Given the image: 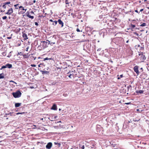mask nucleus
<instances>
[{
	"mask_svg": "<svg viewBox=\"0 0 149 149\" xmlns=\"http://www.w3.org/2000/svg\"><path fill=\"white\" fill-rule=\"evenodd\" d=\"M42 65V64H40L39 65H38V67H41L40 65Z\"/></svg>",
	"mask_w": 149,
	"mask_h": 149,
	"instance_id": "43",
	"label": "nucleus"
},
{
	"mask_svg": "<svg viewBox=\"0 0 149 149\" xmlns=\"http://www.w3.org/2000/svg\"><path fill=\"white\" fill-rule=\"evenodd\" d=\"M22 113H17V114L18 115V114H22Z\"/></svg>",
	"mask_w": 149,
	"mask_h": 149,
	"instance_id": "42",
	"label": "nucleus"
},
{
	"mask_svg": "<svg viewBox=\"0 0 149 149\" xmlns=\"http://www.w3.org/2000/svg\"><path fill=\"white\" fill-rule=\"evenodd\" d=\"M7 18V17L6 16H4L2 17L3 19H6Z\"/></svg>",
	"mask_w": 149,
	"mask_h": 149,
	"instance_id": "26",
	"label": "nucleus"
},
{
	"mask_svg": "<svg viewBox=\"0 0 149 149\" xmlns=\"http://www.w3.org/2000/svg\"><path fill=\"white\" fill-rule=\"evenodd\" d=\"M134 121H136V120H134Z\"/></svg>",
	"mask_w": 149,
	"mask_h": 149,
	"instance_id": "55",
	"label": "nucleus"
},
{
	"mask_svg": "<svg viewBox=\"0 0 149 149\" xmlns=\"http://www.w3.org/2000/svg\"><path fill=\"white\" fill-rule=\"evenodd\" d=\"M32 1L33 3H35L36 2V1L35 0H33Z\"/></svg>",
	"mask_w": 149,
	"mask_h": 149,
	"instance_id": "38",
	"label": "nucleus"
},
{
	"mask_svg": "<svg viewBox=\"0 0 149 149\" xmlns=\"http://www.w3.org/2000/svg\"><path fill=\"white\" fill-rule=\"evenodd\" d=\"M27 16L31 19H33L34 18V17L33 16H31L29 15V14L27 15Z\"/></svg>",
	"mask_w": 149,
	"mask_h": 149,
	"instance_id": "14",
	"label": "nucleus"
},
{
	"mask_svg": "<svg viewBox=\"0 0 149 149\" xmlns=\"http://www.w3.org/2000/svg\"><path fill=\"white\" fill-rule=\"evenodd\" d=\"M47 41H48L49 44H50L51 45H52V44H54L55 43V42H50V41L48 40H47Z\"/></svg>",
	"mask_w": 149,
	"mask_h": 149,
	"instance_id": "21",
	"label": "nucleus"
},
{
	"mask_svg": "<svg viewBox=\"0 0 149 149\" xmlns=\"http://www.w3.org/2000/svg\"><path fill=\"white\" fill-rule=\"evenodd\" d=\"M147 26L146 23H142L141 25L140 26Z\"/></svg>",
	"mask_w": 149,
	"mask_h": 149,
	"instance_id": "15",
	"label": "nucleus"
},
{
	"mask_svg": "<svg viewBox=\"0 0 149 149\" xmlns=\"http://www.w3.org/2000/svg\"><path fill=\"white\" fill-rule=\"evenodd\" d=\"M7 38L8 39H10L11 38V37H7Z\"/></svg>",
	"mask_w": 149,
	"mask_h": 149,
	"instance_id": "36",
	"label": "nucleus"
},
{
	"mask_svg": "<svg viewBox=\"0 0 149 149\" xmlns=\"http://www.w3.org/2000/svg\"><path fill=\"white\" fill-rule=\"evenodd\" d=\"M4 75L3 73L0 74V79H3L4 78Z\"/></svg>",
	"mask_w": 149,
	"mask_h": 149,
	"instance_id": "13",
	"label": "nucleus"
},
{
	"mask_svg": "<svg viewBox=\"0 0 149 149\" xmlns=\"http://www.w3.org/2000/svg\"><path fill=\"white\" fill-rule=\"evenodd\" d=\"M1 137V136H0V138Z\"/></svg>",
	"mask_w": 149,
	"mask_h": 149,
	"instance_id": "59",
	"label": "nucleus"
},
{
	"mask_svg": "<svg viewBox=\"0 0 149 149\" xmlns=\"http://www.w3.org/2000/svg\"><path fill=\"white\" fill-rule=\"evenodd\" d=\"M123 77V75L122 74L120 75V78H122Z\"/></svg>",
	"mask_w": 149,
	"mask_h": 149,
	"instance_id": "40",
	"label": "nucleus"
},
{
	"mask_svg": "<svg viewBox=\"0 0 149 149\" xmlns=\"http://www.w3.org/2000/svg\"><path fill=\"white\" fill-rule=\"evenodd\" d=\"M144 92V91L143 90H139V91H136V93L138 94H142Z\"/></svg>",
	"mask_w": 149,
	"mask_h": 149,
	"instance_id": "11",
	"label": "nucleus"
},
{
	"mask_svg": "<svg viewBox=\"0 0 149 149\" xmlns=\"http://www.w3.org/2000/svg\"><path fill=\"white\" fill-rule=\"evenodd\" d=\"M134 71L137 74H139V72L138 70V66L137 65L135 66L134 68Z\"/></svg>",
	"mask_w": 149,
	"mask_h": 149,
	"instance_id": "4",
	"label": "nucleus"
},
{
	"mask_svg": "<svg viewBox=\"0 0 149 149\" xmlns=\"http://www.w3.org/2000/svg\"><path fill=\"white\" fill-rule=\"evenodd\" d=\"M10 2H7L4 3H3L5 4V5H7V4H10Z\"/></svg>",
	"mask_w": 149,
	"mask_h": 149,
	"instance_id": "29",
	"label": "nucleus"
},
{
	"mask_svg": "<svg viewBox=\"0 0 149 149\" xmlns=\"http://www.w3.org/2000/svg\"><path fill=\"white\" fill-rule=\"evenodd\" d=\"M5 11V10H3H3H1V12H4Z\"/></svg>",
	"mask_w": 149,
	"mask_h": 149,
	"instance_id": "49",
	"label": "nucleus"
},
{
	"mask_svg": "<svg viewBox=\"0 0 149 149\" xmlns=\"http://www.w3.org/2000/svg\"><path fill=\"white\" fill-rule=\"evenodd\" d=\"M13 12V9L12 8H10L8 10L7 12L5 13L6 14L10 15Z\"/></svg>",
	"mask_w": 149,
	"mask_h": 149,
	"instance_id": "3",
	"label": "nucleus"
},
{
	"mask_svg": "<svg viewBox=\"0 0 149 149\" xmlns=\"http://www.w3.org/2000/svg\"><path fill=\"white\" fill-rule=\"evenodd\" d=\"M133 33L137 36H139V34L136 32H133Z\"/></svg>",
	"mask_w": 149,
	"mask_h": 149,
	"instance_id": "27",
	"label": "nucleus"
},
{
	"mask_svg": "<svg viewBox=\"0 0 149 149\" xmlns=\"http://www.w3.org/2000/svg\"><path fill=\"white\" fill-rule=\"evenodd\" d=\"M48 43V41L47 40L46 41H41V45L42 46V47L44 48H45L47 46V44Z\"/></svg>",
	"mask_w": 149,
	"mask_h": 149,
	"instance_id": "2",
	"label": "nucleus"
},
{
	"mask_svg": "<svg viewBox=\"0 0 149 149\" xmlns=\"http://www.w3.org/2000/svg\"><path fill=\"white\" fill-rule=\"evenodd\" d=\"M129 40H128L126 42L127 43H128L129 42Z\"/></svg>",
	"mask_w": 149,
	"mask_h": 149,
	"instance_id": "46",
	"label": "nucleus"
},
{
	"mask_svg": "<svg viewBox=\"0 0 149 149\" xmlns=\"http://www.w3.org/2000/svg\"><path fill=\"white\" fill-rule=\"evenodd\" d=\"M21 94V92L19 91H18L15 92H13L12 93V95L15 98L20 97Z\"/></svg>",
	"mask_w": 149,
	"mask_h": 149,
	"instance_id": "1",
	"label": "nucleus"
},
{
	"mask_svg": "<svg viewBox=\"0 0 149 149\" xmlns=\"http://www.w3.org/2000/svg\"><path fill=\"white\" fill-rule=\"evenodd\" d=\"M51 109L55 110H56L57 109V106L56 104H54L53 105Z\"/></svg>",
	"mask_w": 149,
	"mask_h": 149,
	"instance_id": "10",
	"label": "nucleus"
},
{
	"mask_svg": "<svg viewBox=\"0 0 149 149\" xmlns=\"http://www.w3.org/2000/svg\"><path fill=\"white\" fill-rule=\"evenodd\" d=\"M10 82H13V83H14L15 84H17V83L13 81H12V80L10 81Z\"/></svg>",
	"mask_w": 149,
	"mask_h": 149,
	"instance_id": "32",
	"label": "nucleus"
},
{
	"mask_svg": "<svg viewBox=\"0 0 149 149\" xmlns=\"http://www.w3.org/2000/svg\"><path fill=\"white\" fill-rule=\"evenodd\" d=\"M130 102H129V103H126L125 104H130Z\"/></svg>",
	"mask_w": 149,
	"mask_h": 149,
	"instance_id": "44",
	"label": "nucleus"
},
{
	"mask_svg": "<svg viewBox=\"0 0 149 149\" xmlns=\"http://www.w3.org/2000/svg\"><path fill=\"white\" fill-rule=\"evenodd\" d=\"M139 109H137L136 110L138 111Z\"/></svg>",
	"mask_w": 149,
	"mask_h": 149,
	"instance_id": "54",
	"label": "nucleus"
},
{
	"mask_svg": "<svg viewBox=\"0 0 149 149\" xmlns=\"http://www.w3.org/2000/svg\"><path fill=\"white\" fill-rule=\"evenodd\" d=\"M141 57L143 60H145L146 59V57H145V56L143 54L142 55Z\"/></svg>",
	"mask_w": 149,
	"mask_h": 149,
	"instance_id": "22",
	"label": "nucleus"
},
{
	"mask_svg": "<svg viewBox=\"0 0 149 149\" xmlns=\"http://www.w3.org/2000/svg\"><path fill=\"white\" fill-rule=\"evenodd\" d=\"M117 79H120V77H118V78H117Z\"/></svg>",
	"mask_w": 149,
	"mask_h": 149,
	"instance_id": "48",
	"label": "nucleus"
},
{
	"mask_svg": "<svg viewBox=\"0 0 149 149\" xmlns=\"http://www.w3.org/2000/svg\"><path fill=\"white\" fill-rule=\"evenodd\" d=\"M130 27L132 29H136V28H135V26L134 25L131 24Z\"/></svg>",
	"mask_w": 149,
	"mask_h": 149,
	"instance_id": "16",
	"label": "nucleus"
},
{
	"mask_svg": "<svg viewBox=\"0 0 149 149\" xmlns=\"http://www.w3.org/2000/svg\"><path fill=\"white\" fill-rule=\"evenodd\" d=\"M148 14H149V11L148 12Z\"/></svg>",
	"mask_w": 149,
	"mask_h": 149,
	"instance_id": "53",
	"label": "nucleus"
},
{
	"mask_svg": "<svg viewBox=\"0 0 149 149\" xmlns=\"http://www.w3.org/2000/svg\"><path fill=\"white\" fill-rule=\"evenodd\" d=\"M2 7L6 9V5H5V4H4V5Z\"/></svg>",
	"mask_w": 149,
	"mask_h": 149,
	"instance_id": "25",
	"label": "nucleus"
},
{
	"mask_svg": "<svg viewBox=\"0 0 149 149\" xmlns=\"http://www.w3.org/2000/svg\"><path fill=\"white\" fill-rule=\"evenodd\" d=\"M58 22L61 25V27H62L63 26V23L61 20L60 19H59L58 20Z\"/></svg>",
	"mask_w": 149,
	"mask_h": 149,
	"instance_id": "9",
	"label": "nucleus"
},
{
	"mask_svg": "<svg viewBox=\"0 0 149 149\" xmlns=\"http://www.w3.org/2000/svg\"><path fill=\"white\" fill-rule=\"evenodd\" d=\"M12 65L11 64H8V68H10L12 67Z\"/></svg>",
	"mask_w": 149,
	"mask_h": 149,
	"instance_id": "19",
	"label": "nucleus"
},
{
	"mask_svg": "<svg viewBox=\"0 0 149 149\" xmlns=\"http://www.w3.org/2000/svg\"><path fill=\"white\" fill-rule=\"evenodd\" d=\"M22 36L24 40H26L28 39L27 34L25 33H23Z\"/></svg>",
	"mask_w": 149,
	"mask_h": 149,
	"instance_id": "8",
	"label": "nucleus"
},
{
	"mask_svg": "<svg viewBox=\"0 0 149 149\" xmlns=\"http://www.w3.org/2000/svg\"><path fill=\"white\" fill-rule=\"evenodd\" d=\"M49 21H50V22H53V21H53V20H52V19H50V20H49Z\"/></svg>",
	"mask_w": 149,
	"mask_h": 149,
	"instance_id": "41",
	"label": "nucleus"
},
{
	"mask_svg": "<svg viewBox=\"0 0 149 149\" xmlns=\"http://www.w3.org/2000/svg\"><path fill=\"white\" fill-rule=\"evenodd\" d=\"M74 14L72 13L71 14V15L73 16V17H74Z\"/></svg>",
	"mask_w": 149,
	"mask_h": 149,
	"instance_id": "45",
	"label": "nucleus"
},
{
	"mask_svg": "<svg viewBox=\"0 0 149 149\" xmlns=\"http://www.w3.org/2000/svg\"><path fill=\"white\" fill-rule=\"evenodd\" d=\"M54 143L56 145H57L59 147L60 146L61 144L60 143H59L58 142H55Z\"/></svg>",
	"mask_w": 149,
	"mask_h": 149,
	"instance_id": "23",
	"label": "nucleus"
},
{
	"mask_svg": "<svg viewBox=\"0 0 149 149\" xmlns=\"http://www.w3.org/2000/svg\"><path fill=\"white\" fill-rule=\"evenodd\" d=\"M49 59V58L47 57V58H44V60H48Z\"/></svg>",
	"mask_w": 149,
	"mask_h": 149,
	"instance_id": "35",
	"label": "nucleus"
},
{
	"mask_svg": "<svg viewBox=\"0 0 149 149\" xmlns=\"http://www.w3.org/2000/svg\"><path fill=\"white\" fill-rule=\"evenodd\" d=\"M61 121L58 122H60Z\"/></svg>",
	"mask_w": 149,
	"mask_h": 149,
	"instance_id": "58",
	"label": "nucleus"
},
{
	"mask_svg": "<svg viewBox=\"0 0 149 149\" xmlns=\"http://www.w3.org/2000/svg\"><path fill=\"white\" fill-rule=\"evenodd\" d=\"M31 13H34V12L33 11H31Z\"/></svg>",
	"mask_w": 149,
	"mask_h": 149,
	"instance_id": "50",
	"label": "nucleus"
},
{
	"mask_svg": "<svg viewBox=\"0 0 149 149\" xmlns=\"http://www.w3.org/2000/svg\"><path fill=\"white\" fill-rule=\"evenodd\" d=\"M57 22L58 21H53V23L52 24L54 25H56L57 24Z\"/></svg>",
	"mask_w": 149,
	"mask_h": 149,
	"instance_id": "20",
	"label": "nucleus"
},
{
	"mask_svg": "<svg viewBox=\"0 0 149 149\" xmlns=\"http://www.w3.org/2000/svg\"><path fill=\"white\" fill-rule=\"evenodd\" d=\"M35 25L37 26H38V23L36 22H35Z\"/></svg>",
	"mask_w": 149,
	"mask_h": 149,
	"instance_id": "31",
	"label": "nucleus"
},
{
	"mask_svg": "<svg viewBox=\"0 0 149 149\" xmlns=\"http://www.w3.org/2000/svg\"><path fill=\"white\" fill-rule=\"evenodd\" d=\"M143 9H141L140 10V12H142V11H143Z\"/></svg>",
	"mask_w": 149,
	"mask_h": 149,
	"instance_id": "39",
	"label": "nucleus"
},
{
	"mask_svg": "<svg viewBox=\"0 0 149 149\" xmlns=\"http://www.w3.org/2000/svg\"><path fill=\"white\" fill-rule=\"evenodd\" d=\"M81 149H84V146H83L81 147Z\"/></svg>",
	"mask_w": 149,
	"mask_h": 149,
	"instance_id": "33",
	"label": "nucleus"
},
{
	"mask_svg": "<svg viewBox=\"0 0 149 149\" xmlns=\"http://www.w3.org/2000/svg\"><path fill=\"white\" fill-rule=\"evenodd\" d=\"M40 72H42V74L43 75L44 74H48L49 73V71H42L41 70Z\"/></svg>",
	"mask_w": 149,
	"mask_h": 149,
	"instance_id": "6",
	"label": "nucleus"
},
{
	"mask_svg": "<svg viewBox=\"0 0 149 149\" xmlns=\"http://www.w3.org/2000/svg\"><path fill=\"white\" fill-rule=\"evenodd\" d=\"M65 3L66 4H68L69 3L68 1L67 0H66L65 1Z\"/></svg>",
	"mask_w": 149,
	"mask_h": 149,
	"instance_id": "28",
	"label": "nucleus"
},
{
	"mask_svg": "<svg viewBox=\"0 0 149 149\" xmlns=\"http://www.w3.org/2000/svg\"><path fill=\"white\" fill-rule=\"evenodd\" d=\"M68 77L70 78H72V77H73V74H70L69 75H68Z\"/></svg>",
	"mask_w": 149,
	"mask_h": 149,
	"instance_id": "18",
	"label": "nucleus"
},
{
	"mask_svg": "<svg viewBox=\"0 0 149 149\" xmlns=\"http://www.w3.org/2000/svg\"><path fill=\"white\" fill-rule=\"evenodd\" d=\"M148 8L149 9V8Z\"/></svg>",
	"mask_w": 149,
	"mask_h": 149,
	"instance_id": "60",
	"label": "nucleus"
},
{
	"mask_svg": "<svg viewBox=\"0 0 149 149\" xmlns=\"http://www.w3.org/2000/svg\"><path fill=\"white\" fill-rule=\"evenodd\" d=\"M21 104V103H16L15 104V107H19L20 106Z\"/></svg>",
	"mask_w": 149,
	"mask_h": 149,
	"instance_id": "12",
	"label": "nucleus"
},
{
	"mask_svg": "<svg viewBox=\"0 0 149 149\" xmlns=\"http://www.w3.org/2000/svg\"><path fill=\"white\" fill-rule=\"evenodd\" d=\"M12 34L11 35V36H12Z\"/></svg>",
	"mask_w": 149,
	"mask_h": 149,
	"instance_id": "57",
	"label": "nucleus"
},
{
	"mask_svg": "<svg viewBox=\"0 0 149 149\" xmlns=\"http://www.w3.org/2000/svg\"><path fill=\"white\" fill-rule=\"evenodd\" d=\"M5 66L6 67V68L8 67V64H6Z\"/></svg>",
	"mask_w": 149,
	"mask_h": 149,
	"instance_id": "47",
	"label": "nucleus"
},
{
	"mask_svg": "<svg viewBox=\"0 0 149 149\" xmlns=\"http://www.w3.org/2000/svg\"><path fill=\"white\" fill-rule=\"evenodd\" d=\"M31 66L32 67H35L36 66V65H35L34 64H31Z\"/></svg>",
	"mask_w": 149,
	"mask_h": 149,
	"instance_id": "30",
	"label": "nucleus"
},
{
	"mask_svg": "<svg viewBox=\"0 0 149 149\" xmlns=\"http://www.w3.org/2000/svg\"><path fill=\"white\" fill-rule=\"evenodd\" d=\"M9 114H10V113H8V114H6V115H9Z\"/></svg>",
	"mask_w": 149,
	"mask_h": 149,
	"instance_id": "51",
	"label": "nucleus"
},
{
	"mask_svg": "<svg viewBox=\"0 0 149 149\" xmlns=\"http://www.w3.org/2000/svg\"><path fill=\"white\" fill-rule=\"evenodd\" d=\"M135 12H136L137 13H139V12L137 10H135Z\"/></svg>",
	"mask_w": 149,
	"mask_h": 149,
	"instance_id": "37",
	"label": "nucleus"
},
{
	"mask_svg": "<svg viewBox=\"0 0 149 149\" xmlns=\"http://www.w3.org/2000/svg\"><path fill=\"white\" fill-rule=\"evenodd\" d=\"M6 119H8V118H7Z\"/></svg>",
	"mask_w": 149,
	"mask_h": 149,
	"instance_id": "56",
	"label": "nucleus"
},
{
	"mask_svg": "<svg viewBox=\"0 0 149 149\" xmlns=\"http://www.w3.org/2000/svg\"><path fill=\"white\" fill-rule=\"evenodd\" d=\"M6 68V67L5 65H3L2 66L1 68L0 69V70H2L3 69L5 68Z\"/></svg>",
	"mask_w": 149,
	"mask_h": 149,
	"instance_id": "24",
	"label": "nucleus"
},
{
	"mask_svg": "<svg viewBox=\"0 0 149 149\" xmlns=\"http://www.w3.org/2000/svg\"><path fill=\"white\" fill-rule=\"evenodd\" d=\"M14 6L15 7V8L16 9H18V8H19V6L18 4H17L14 5Z\"/></svg>",
	"mask_w": 149,
	"mask_h": 149,
	"instance_id": "17",
	"label": "nucleus"
},
{
	"mask_svg": "<svg viewBox=\"0 0 149 149\" xmlns=\"http://www.w3.org/2000/svg\"><path fill=\"white\" fill-rule=\"evenodd\" d=\"M52 143L51 142H49L46 145V148L47 149H50L52 147Z\"/></svg>",
	"mask_w": 149,
	"mask_h": 149,
	"instance_id": "5",
	"label": "nucleus"
},
{
	"mask_svg": "<svg viewBox=\"0 0 149 149\" xmlns=\"http://www.w3.org/2000/svg\"><path fill=\"white\" fill-rule=\"evenodd\" d=\"M76 31H77V32H80V31L79 30V29L78 28L77 29Z\"/></svg>",
	"mask_w": 149,
	"mask_h": 149,
	"instance_id": "34",
	"label": "nucleus"
},
{
	"mask_svg": "<svg viewBox=\"0 0 149 149\" xmlns=\"http://www.w3.org/2000/svg\"><path fill=\"white\" fill-rule=\"evenodd\" d=\"M19 9H20L21 10L24 11L22 12V13H24L27 10V9H25L24 8V7L22 6H19Z\"/></svg>",
	"mask_w": 149,
	"mask_h": 149,
	"instance_id": "7",
	"label": "nucleus"
},
{
	"mask_svg": "<svg viewBox=\"0 0 149 149\" xmlns=\"http://www.w3.org/2000/svg\"><path fill=\"white\" fill-rule=\"evenodd\" d=\"M5 37V35H3V37Z\"/></svg>",
	"mask_w": 149,
	"mask_h": 149,
	"instance_id": "52",
	"label": "nucleus"
}]
</instances>
